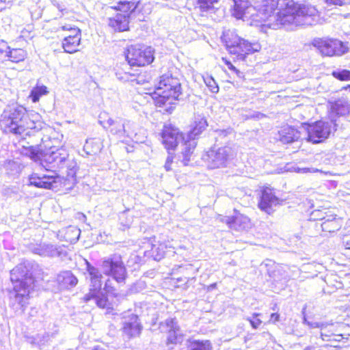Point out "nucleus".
Wrapping results in <instances>:
<instances>
[{"instance_id": "obj_3", "label": "nucleus", "mask_w": 350, "mask_h": 350, "mask_svg": "<svg viewBox=\"0 0 350 350\" xmlns=\"http://www.w3.org/2000/svg\"><path fill=\"white\" fill-rule=\"evenodd\" d=\"M233 15L238 19L250 20V25L260 27V31L267 33L269 28V18L273 16L274 10L264 12L265 0H262L260 8L256 10L252 5L254 0H233Z\"/></svg>"}, {"instance_id": "obj_34", "label": "nucleus", "mask_w": 350, "mask_h": 350, "mask_svg": "<svg viewBox=\"0 0 350 350\" xmlns=\"http://www.w3.org/2000/svg\"><path fill=\"white\" fill-rule=\"evenodd\" d=\"M304 323L307 324L310 328H320L321 329V338L323 340L328 341L329 337L332 336V330H329L330 334H327L324 332V329L329 326H332V322H310L306 319H304Z\"/></svg>"}, {"instance_id": "obj_33", "label": "nucleus", "mask_w": 350, "mask_h": 350, "mask_svg": "<svg viewBox=\"0 0 350 350\" xmlns=\"http://www.w3.org/2000/svg\"><path fill=\"white\" fill-rule=\"evenodd\" d=\"M103 143L98 138L87 139L83 146V151L88 155H94L100 152L103 148Z\"/></svg>"}, {"instance_id": "obj_16", "label": "nucleus", "mask_w": 350, "mask_h": 350, "mask_svg": "<svg viewBox=\"0 0 350 350\" xmlns=\"http://www.w3.org/2000/svg\"><path fill=\"white\" fill-rule=\"evenodd\" d=\"M34 254L41 256L64 258L67 255L66 247L64 245H55L52 244H42L35 246L32 249Z\"/></svg>"}, {"instance_id": "obj_55", "label": "nucleus", "mask_w": 350, "mask_h": 350, "mask_svg": "<svg viewBox=\"0 0 350 350\" xmlns=\"http://www.w3.org/2000/svg\"><path fill=\"white\" fill-rule=\"evenodd\" d=\"M61 29L62 30H67V31H72V32H73V29H79L78 28L72 27V25H63L61 27Z\"/></svg>"}, {"instance_id": "obj_11", "label": "nucleus", "mask_w": 350, "mask_h": 350, "mask_svg": "<svg viewBox=\"0 0 350 350\" xmlns=\"http://www.w3.org/2000/svg\"><path fill=\"white\" fill-rule=\"evenodd\" d=\"M301 128L307 134V141L313 144H318L329 136L332 131V123L317 121L312 124H304L301 126Z\"/></svg>"}, {"instance_id": "obj_54", "label": "nucleus", "mask_w": 350, "mask_h": 350, "mask_svg": "<svg viewBox=\"0 0 350 350\" xmlns=\"http://www.w3.org/2000/svg\"><path fill=\"white\" fill-rule=\"evenodd\" d=\"M280 320V314L278 313H272L270 317L269 321L273 323L279 321Z\"/></svg>"}, {"instance_id": "obj_44", "label": "nucleus", "mask_w": 350, "mask_h": 350, "mask_svg": "<svg viewBox=\"0 0 350 350\" xmlns=\"http://www.w3.org/2000/svg\"><path fill=\"white\" fill-rule=\"evenodd\" d=\"M281 0H265V10L264 12L271 11L274 10L275 11L278 8L280 7Z\"/></svg>"}, {"instance_id": "obj_57", "label": "nucleus", "mask_w": 350, "mask_h": 350, "mask_svg": "<svg viewBox=\"0 0 350 350\" xmlns=\"http://www.w3.org/2000/svg\"><path fill=\"white\" fill-rule=\"evenodd\" d=\"M216 286H217L216 283L211 284H210L209 286H207L206 289H207L208 291H211L213 289H214L215 288H216Z\"/></svg>"}, {"instance_id": "obj_48", "label": "nucleus", "mask_w": 350, "mask_h": 350, "mask_svg": "<svg viewBox=\"0 0 350 350\" xmlns=\"http://www.w3.org/2000/svg\"><path fill=\"white\" fill-rule=\"evenodd\" d=\"M258 316H260L259 313H254L252 315V319H251L250 317H247L246 319V320L250 323L252 327L254 329H257L262 323V321L256 318Z\"/></svg>"}, {"instance_id": "obj_23", "label": "nucleus", "mask_w": 350, "mask_h": 350, "mask_svg": "<svg viewBox=\"0 0 350 350\" xmlns=\"http://www.w3.org/2000/svg\"><path fill=\"white\" fill-rule=\"evenodd\" d=\"M73 35H68L62 40V47L64 52L73 53L79 51L81 42V32L79 29H73Z\"/></svg>"}, {"instance_id": "obj_22", "label": "nucleus", "mask_w": 350, "mask_h": 350, "mask_svg": "<svg viewBox=\"0 0 350 350\" xmlns=\"http://www.w3.org/2000/svg\"><path fill=\"white\" fill-rule=\"evenodd\" d=\"M165 325L167 328V343L176 344L180 343L183 340V335L174 319H167L165 321Z\"/></svg>"}, {"instance_id": "obj_40", "label": "nucleus", "mask_w": 350, "mask_h": 350, "mask_svg": "<svg viewBox=\"0 0 350 350\" xmlns=\"http://www.w3.org/2000/svg\"><path fill=\"white\" fill-rule=\"evenodd\" d=\"M64 167H66L68 169L67 176L73 178L75 176L77 172V162L74 159H70L68 157L66 163H64Z\"/></svg>"}, {"instance_id": "obj_26", "label": "nucleus", "mask_w": 350, "mask_h": 350, "mask_svg": "<svg viewBox=\"0 0 350 350\" xmlns=\"http://www.w3.org/2000/svg\"><path fill=\"white\" fill-rule=\"evenodd\" d=\"M350 105L345 99H339L332 105L331 107V119L332 123L334 124V126H337L336 120L334 119V116H345L349 113Z\"/></svg>"}, {"instance_id": "obj_38", "label": "nucleus", "mask_w": 350, "mask_h": 350, "mask_svg": "<svg viewBox=\"0 0 350 350\" xmlns=\"http://www.w3.org/2000/svg\"><path fill=\"white\" fill-rule=\"evenodd\" d=\"M190 348L191 350H212V345L208 340H193Z\"/></svg>"}, {"instance_id": "obj_42", "label": "nucleus", "mask_w": 350, "mask_h": 350, "mask_svg": "<svg viewBox=\"0 0 350 350\" xmlns=\"http://www.w3.org/2000/svg\"><path fill=\"white\" fill-rule=\"evenodd\" d=\"M332 75L340 81L350 80V71L345 69H337L332 72Z\"/></svg>"}, {"instance_id": "obj_61", "label": "nucleus", "mask_w": 350, "mask_h": 350, "mask_svg": "<svg viewBox=\"0 0 350 350\" xmlns=\"http://www.w3.org/2000/svg\"><path fill=\"white\" fill-rule=\"evenodd\" d=\"M348 89H349V91H350V85H349Z\"/></svg>"}, {"instance_id": "obj_12", "label": "nucleus", "mask_w": 350, "mask_h": 350, "mask_svg": "<svg viewBox=\"0 0 350 350\" xmlns=\"http://www.w3.org/2000/svg\"><path fill=\"white\" fill-rule=\"evenodd\" d=\"M101 267L105 275L112 276L118 282L125 280L126 270L120 255L115 254L105 258Z\"/></svg>"}, {"instance_id": "obj_45", "label": "nucleus", "mask_w": 350, "mask_h": 350, "mask_svg": "<svg viewBox=\"0 0 350 350\" xmlns=\"http://www.w3.org/2000/svg\"><path fill=\"white\" fill-rule=\"evenodd\" d=\"M116 76L117 79L120 81L131 82L133 80V77H135V74L131 73L129 72L117 71L116 72Z\"/></svg>"}, {"instance_id": "obj_2", "label": "nucleus", "mask_w": 350, "mask_h": 350, "mask_svg": "<svg viewBox=\"0 0 350 350\" xmlns=\"http://www.w3.org/2000/svg\"><path fill=\"white\" fill-rule=\"evenodd\" d=\"M40 115L28 113L23 106H8L3 112L0 119V126L5 133L16 135H31L34 131L42 128Z\"/></svg>"}, {"instance_id": "obj_21", "label": "nucleus", "mask_w": 350, "mask_h": 350, "mask_svg": "<svg viewBox=\"0 0 350 350\" xmlns=\"http://www.w3.org/2000/svg\"><path fill=\"white\" fill-rule=\"evenodd\" d=\"M280 200L275 196L273 190L266 188L262 191L259 207L268 214L273 211V208L279 204Z\"/></svg>"}, {"instance_id": "obj_27", "label": "nucleus", "mask_w": 350, "mask_h": 350, "mask_svg": "<svg viewBox=\"0 0 350 350\" xmlns=\"http://www.w3.org/2000/svg\"><path fill=\"white\" fill-rule=\"evenodd\" d=\"M301 131L294 127L286 126L278 131L279 140L284 144L292 143L301 137Z\"/></svg>"}, {"instance_id": "obj_6", "label": "nucleus", "mask_w": 350, "mask_h": 350, "mask_svg": "<svg viewBox=\"0 0 350 350\" xmlns=\"http://www.w3.org/2000/svg\"><path fill=\"white\" fill-rule=\"evenodd\" d=\"M10 279L14 284V301L21 306L23 311L28 304L34 279L23 264L18 265L11 271Z\"/></svg>"}, {"instance_id": "obj_24", "label": "nucleus", "mask_w": 350, "mask_h": 350, "mask_svg": "<svg viewBox=\"0 0 350 350\" xmlns=\"http://www.w3.org/2000/svg\"><path fill=\"white\" fill-rule=\"evenodd\" d=\"M21 154L29 157L35 163H39L42 167L44 165L43 156L44 154L38 146H26L22 144L21 149Z\"/></svg>"}, {"instance_id": "obj_43", "label": "nucleus", "mask_w": 350, "mask_h": 350, "mask_svg": "<svg viewBox=\"0 0 350 350\" xmlns=\"http://www.w3.org/2000/svg\"><path fill=\"white\" fill-rule=\"evenodd\" d=\"M204 81L206 86L209 88L210 91L213 93H217L219 91V86L215 79L211 76H206L204 77Z\"/></svg>"}, {"instance_id": "obj_41", "label": "nucleus", "mask_w": 350, "mask_h": 350, "mask_svg": "<svg viewBox=\"0 0 350 350\" xmlns=\"http://www.w3.org/2000/svg\"><path fill=\"white\" fill-rule=\"evenodd\" d=\"M81 230L75 227H69L66 230V234L70 242L77 241L79 239Z\"/></svg>"}, {"instance_id": "obj_47", "label": "nucleus", "mask_w": 350, "mask_h": 350, "mask_svg": "<svg viewBox=\"0 0 350 350\" xmlns=\"http://www.w3.org/2000/svg\"><path fill=\"white\" fill-rule=\"evenodd\" d=\"M10 46L8 43L3 40H0V60L7 58Z\"/></svg>"}, {"instance_id": "obj_60", "label": "nucleus", "mask_w": 350, "mask_h": 350, "mask_svg": "<svg viewBox=\"0 0 350 350\" xmlns=\"http://www.w3.org/2000/svg\"><path fill=\"white\" fill-rule=\"evenodd\" d=\"M74 33L72 31H70V35H73Z\"/></svg>"}, {"instance_id": "obj_18", "label": "nucleus", "mask_w": 350, "mask_h": 350, "mask_svg": "<svg viewBox=\"0 0 350 350\" xmlns=\"http://www.w3.org/2000/svg\"><path fill=\"white\" fill-rule=\"evenodd\" d=\"M59 178V176L57 175L40 176L37 173H33L29 177V185L38 188L52 189L55 187L54 185Z\"/></svg>"}, {"instance_id": "obj_51", "label": "nucleus", "mask_w": 350, "mask_h": 350, "mask_svg": "<svg viewBox=\"0 0 350 350\" xmlns=\"http://www.w3.org/2000/svg\"><path fill=\"white\" fill-rule=\"evenodd\" d=\"M173 159H174L173 155L171 154L170 153H169V155L167 157L166 161H165V163L164 165V167L166 170V171L171 170V169H172L171 168V165H172V163L173 162Z\"/></svg>"}, {"instance_id": "obj_36", "label": "nucleus", "mask_w": 350, "mask_h": 350, "mask_svg": "<svg viewBox=\"0 0 350 350\" xmlns=\"http://www.w3.org/2000/svg\"><path fill=\"white\" fill-rule=\"evenodd\" d=\"M140 0H120L118 3L119 10L124 12H133L137 8Z\"/></svg>"}, {"instance_id": "obj_14", "label": "nucleus", "mask_w": 350, "mask_h": 350, "mask_svg": "<svg viewBox=\"0 0 350 350\" xmlns=\"http://www.w3.org/2000/svg\"><path fill=\"white\" fill-rule=\"evenodd\" d=\"M68 156V151L64 148L45 152L43 156L42 167L47 171H52L54 175H57L56 170L64 167V163Z\"/></svg>"}, {"instance_id": "obj_5", "label": "nucleus", "mask_w": 350, "mask_h": 350, "mask_svg": "<svg viewBox=\"0 0 350 350\" xmlns=\"http://www.w3.org/2000/svg\"><path fill=\"white\" fill-rule=\"evenodd\" d=\"M98 122L104 129L122 142L128 144L132 141L137 143L139 141L136 133L137 126L130 120H122L118 118L113 119L108 113L103 112L99 115Z\"/></svg>"}, {"instance_id": "obj_58", "label": "nucleus", "mask_w": 350, "mask_h": 350, "mask_svg": "<svg viewBox=\"0 0 350 350\" xmlns=\"http://www.w3.org/2000/svg\"><path fill=\"white\" fill-rule=\"evenodd\" d=\"M186 250V247L185 246H180L178 248L176 249V251H174V253H177L178 252H179V250Z\"/></svg>"}, {"instance_id": "obj_35", "label": "nucleus", "mask_w": 350, "mask_h": 350, "mask_svg": "<svg viewBox=\"0 0 350 350\" xmlns=\"http://www.w3.org/2000/svg\"><path fill=\"white\" fill-rule=\"evenodd\" d=\"M27 57V53L22 49H9L7 58L12 62L23 61Z\"/></svg>"}, {"instance_id": "obj_25", "label": "nucleus", "mask_w": 350, "mask_h": 350, "mask_svg": "<svg viewBox=\"0 0 350 350\" xmlns=\"http://www.w3.org/2000/svg\"><path fill=\"white\" fill-rule=\"evenodd\" d=\"M21 154L29 157L35 163H39L42 167L44 165L43 156L44 154L38 146H26L22 144L21 149Z\"/></svg>"}, {"instance_id": "obj_7", "label": "nucleus", "mask_w": 350, "mask_h": 350, "mask_svg": "<svg viewBox=\"0 0 350 350\" xmlns=\"http://www.w3.org/2000/svg\"><path fill=\"white\" fill-rule=\"evenodd\" d=\"M221 40L225 43L229 53L238 57L244 53L248 54L260 49L259 44L250 43L247 40L241 38L234 31L228 30L224 32Z\"/></svg>"}, {"instance_id": "obj_10", "label": "nucleus", "mask_w": 350, "mask_h": 350, "mask_svg": "<svg viewBox=\"0 0 350 350\" xmlns=\"http://www.w3.org/2000/svg\"><path fill=\"white\" fill-rule=\"evenodd\" d=\"M126 59L130 66H144L153 62L154 49L150 46H131Z\"/></svg>"}, {"instance_id": "obj_50", "label": "nucleus", "mask_w": 350, "mask_h": 350, "mask_svg": "<svg viewBox=\"0 0 350 350\" xmlns=\"http://www.w3.org/2000/svg\"><path fill=\"white\" fill-rule=\"evenodd\" d=\"M329 5L342 6L349 3V0H325Z\"/></svg>"}, {"instance_id": "obj_29", "label": "nucleus", "mask_w": 350, "mask_h": 350, "mask_svg": "<svg viewBox=\"0 0 350 350\" xmlns=\"http://www.w3.org/2000/svg\"><path fill=\"white\" fill-rule=\"evenodd\" d=\"M87 264V271L89 274L90 282H91V288L90 290H98L100 289L102 282L101 279L103 278L102 274L100 273L99 270L90 265L88 261H86Z\"/></svg>"}, {"instance_id": "obj_9", "label": "nucleus", "mask_w": 350, "mask_h": 350, "mask_svg": "<svg viewBox=\"0 0 350 350\" xmlns=\"http://www.w3.org/2000/svg\"><path fill=\"white\" fill-rule=\"evenodd\" d=\"M208 126L206 120L200 116L196 117L192 130L187 134V141L185 142V150L182 152L183 163L187 165L191 160L196 146V137L200 135Z\"/></svg>"}, {"instance_id": "obj_46", "label": "nucleus", "mask_w": 350, "mask_h": 350, "mask_svg": "<svg viewBox=\"0 0 350 350\" xmlns=\"http://www.w3.org/2000/svg\"><path fill=\"white\" fill-rule=\"evenodd\" d=\"M151 79V77L150 75L145 76L142 74L135 75V77H133V80L131 81V83H135L137 84H144L148 83Z\"/></svg>"}, {"instance_id": "obj_32", "label": "nucleus", "mask_w": 350, "mask_h": 350, "mask_svg": "<svg viewBox=\"0 0 350 350\" xmlns=\"http://www.w3.org/2000/svg\"><path fill=\"white\" fill-rule=\"evenodd\" d=\"M321 224L323 231L328 232H334L341 228V220L332 215L328 216L327 218L324 217Z\"/></svg>"}, {"instance_id": "obj_4", "label": "nucleus", "mask_w": 350, "mask_h": 350, "mask_svg": "<svg viewBox=\"0 0 350 350\" xmlns=\"http://www.w3.org/2000/svg\"><path fill=\"white\" fill-rule=\"evenodd\" d=\"M182 88L178 78L173 77L171 75H163L161 77L158 85L148 89L146 92L151 96L157 107L172 105L178 99L182 94Z\"/></svg>"}, {"instance_id": "obj_13", "label": "nucleus", "mask_w": 350, "mask_h": 350, "mask_svg": "<svg viewBox=\"0 0 350 350\" xmlns=\"http://www.w3.org/2000/svg\"><path fill=\"white\" fill-rule=\"evenodd\" d=\"M323 56H342L349 52L348 42L338 39H326L317 41L314 44Z\"/></svg>"}, {"instance_id": "obj_49", "label": "nucleus", "mask_w": 350, "mask_h": 350, "mask_svg": "<svg viewBox=\"0 0 350 350\" xmlns=\"http://www.w3.org/2000/svg\"><path fill=\"white\" fill-rule=\"evenodd\" d=\"M222 60L223 62H225V64L228 66V68L233 71L237 75V77L241 78L243 77V73L239 71L238 69L236 68L235 66H234L230 62L228 61L225 58H222Z\"/></svg>"}, {"instance_id": "obj_39", "label": "nucleus", "mask_w": 350, "mask_h": 350, "mask_svg": "<svg viewBox=\"0 0 350 350\" xmlns=\"http://www.w3.org/2000/svg\"><path fill=\"white\" fill-rule=\"evenodd\" d=\"M216 3H217V0H196V6L202 12L214 8V4Z\"/></svg>"}, {"instance_id": "obj_52", "label": "nucleus", "mask_w": 350, "mask_h": 350, "mask_svg": "<svg viewBox=\"0 0 350 350\" xmlns=\"http://www.w3.org/2000/svg\"><path fill=\"white\" fill-rule=\"evenodd\" d=\"M319 170L318 169H315V168H298V172H301V173H307V172H311V173H314V172H319Z\"/></svg>"}, {"instance_id": "obj_1", "label": "nucleus", "mask_w": 350, "mask_h": 350, "mask_svg": "<svg viewBox=\"0 0 350 350\" xmlns=\"http://www.w3.org/2000/svg\"><path fill=\"white\" fill-rule=\"evenodd\" d=\"M269 18V29L284 27L293 30L302 25H312L319 16L316 8L310 4H299L293 0H281L280 7Z\"/></svg>"}, {"instance_id": "obj_20", "label": "nucleus", "mask_w": 350, "mask_h": 350, "mask_svg": "<svg viewBox=\"0 0 350 350\" xmlns=\"http://www.w3.org/2000/svg\"><path fill=\"white\" fill-rule=\"evenodd\" d=\"M223 221L230 228L238 231L246 230L252 226L250 218L239 213H236L232 217H225Z\"/></svg>"}, {"instance_id": "obj_19", "label": "nucleus", "mask_w": 350, "mask_h": 350, "mask_svg": "<svg viewBox=\"0 0 350 350\" xmlns=\"http://www.w3.org/2000/svg\"><path fill=\"white\" fill-rule=\"evenodd\" d=\"M122 332L129 338L139 335L142 329L138 321V317L133 313H129L124 317Z\"/></svg>"}, {"instance_id": "obj_28", "label": "nucleus", "mask_w": 350, "mask_h": 350, "mask_svg": "<svg viewBox=\"0 0 350 350\" xmlns=\"http://www.w3.org/2000/svg\"><path fill=\"white\" fill-rule=\"evenodd\" d=\"M94 299L96 305L101 308H108L109 304L106 295L100 290H90L88 294L84 296L85 301H90Z\"/></svg>"}, {"instance_id": "obj_31", "label": "nucleus", "mask_w": 350, "mask_h": 350, "mask_svg": "<svg viewBox=\"0 0 350 350\" xmlns=\"http://www.w3.org/2000/svg\"><path fill=\"white\" fill-rule=\"evenodd\" d=\"M57 281L62 288L73 287L78 282L77 278L70 271L58 274Z\"/></svg>"}, {"instance_id": "obj_53", "label": "nucleus", "mask_w": 350, "mask_h": 350, "mask_svg": "<svg viewBox=\"0 0 350 350\" xmlns=\"http://www.w3.org/2000/svg\"><path fill=\"white\" fill-rule=\"evenodd\" d=\"M343 244L346 249L350 250V234L344 237Z\"/></svg>"}, {"instance_id": "obj_17", "label": "nucleus", "mask_w": 350, "mask_h": 350, "mask_svg": "<svg viewBox=\"0 0 350 350\" xmlns=\"http://www.w3.org/2000/svg\"><path fill=\"white\" fill-rule=\"evenodd\" d=\"M106 14L116 12L115 16L108 18V25L115 31H124L129 29V18L125 15L119 13L113 7L105 8Z\"/></svg>"}, {"instance_id": "obj_59", "label": "nucleus", "mask_w": 350, "mask_h": 350, "mask_svg": "<svg viewBox=\"0 0 350 350\" xmlns=\"http://www.w3.org/2000/svg\"><path fill=\"white\" fill-rule=\"evenodd\" d=\"M304 350H315V349L312 347L309 346L305 348Z\"/></svg>"}, {"instance_id": "obj_56", "label": "nucleus", "mask_w": 350, "mask_h": 350, "mask_svg": "<svg viewBox=\"0 0 350 350\" xmlns=\"http://www.w3.org/2000/svg\"><path fill=\"white\" fill-rule=\"evenodd\" d=\"M333 326H334V325H333L332 326H329V327H327V328H325V329H324V332H325V334H330V332H329V330H332V333L334 334V329H333Z\"/></svg>"}, {"instance_id": "obj_30", "label": "nucleus", "mask_w": 350, "mask_h": 350, "mask_svg": "<svg viewBox=\"0 0 350 350\" xmlns=\"http://www.w3.org/2000/svg\"><path fill=\"white\" fill-rule=\"evenodd\" d=\"M171 247V245H167L162 243L159 244L151 243L150 250L146 251L144 254L148 257H152L154 260L159 261L164 257L165 252V250ZM172 248L174 249L173 247Z\"/></svg>"}, {"instance_id": "obj_37", "label": "nucleus", "mask_w": 350, "mask_h": 350, "mask_svg": "<svg viewBox=\"0 0 350 350\" xmlns=\"http://www.w3.org/2000/svg\"><path fill=\"white\" fill-rule=\"evenodd\" d=\"M48 93V88L45 85H37L31 90L29 97L32 102L37 103L41 96L46 95Z\"/></svg>"}, {"instance_id": "obj_15", "label": "nucleus", "mask_w": 350, "mask_h": 350, "mask_svg": "<svg viewBox=\"0 0 350 350\" xmlns=\"http://www.w3.org/2000/svg\"><path fill=\"white\" fill-rule=\"evenodd\" d=\"M161 139L163 145L167 150H174L181 142L182 150H185L184 143L187 141V136L180 133L178 129L172 126H164Z\"/></svg>"}, {"instance_id": "obj_8", "label": "nucleus", "mask_w": 350, "mask_h": 350, "mask_svg": "<svg viewBox=\"0 0 350 350\" xmlns=\"http://www.w3.org/2000/svg\"><path fill=\"white\" fill-rule=\"evenodd\" d=\"M237 155L236 150L230 146L210 149L203 156V160L209 169L226 167Z\"/></svg>"}]
</instances>
